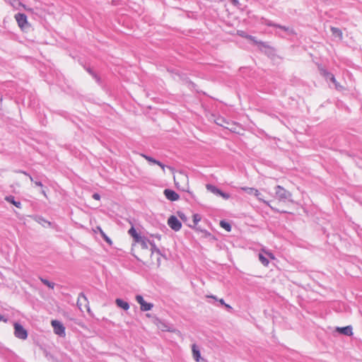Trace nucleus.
I'll use <instances>...</instances> for the list:
<instances>
[{
	"label": "nucleus",
	"instance_id": "obj_1",
	"mask_svg": "<svg viewBox=\"0 0 362 362\" xmlns=\"http://www.w3.org/2000/svg\"><path fill=\"white\" fill-rule=\"evenodd\" d=\"M155 247L148 240L132 244V253L134 256L146 264H160V254L158 251H153Z\"/></svg>",
	"mask_w": 362,
	"mask_h": 362
},
{
	"label": "nucleus",
	"instance_id": "obj_2",
	"mask_svg": "<svg viewBox=\"0 0 362 362\" xmlns=\"http://www.w3.org/2000/svg\"><path fill=\"white\" fill-rule=\"evenodd\" d=\"M275 193L276 196L267 204L279 212H289L293 203L291 194L279 185L276 187Z\"/></svg>",
	"mask_w": 362,
	"mask_h": 362
},
{
	"label": "nucleus",
	"instance_id": "obj_3",
	"mask_svg": "<svg viewBox=\"0 0 362 362\" xmlns=\"http://www.w3.org/2000/svg\"><path fill=\"white\" fill-rule=\"evenodd\" d=\"M174 182L176 187L182 191H187L189 189V179L186 174L178 172L174 175Z\"/></svg>",
	"mask_w": 362,
	"mask_h": 362
},
{
	"label": "nucleus",
	"instance_id": "obj_4",
	"mask_svg": "<svg viewBox=\"0 0 362 362\" xmlns=\"http://www.w3.org/2000/svg\"><path fill=\"white\" fill-rule=\"evenodd\" d=\"M14 18L21 30L24 31L30 27L25 14L18 13L14 16Z\"/></svg>",
	"mask_w": 362,
	"mask_h": 362
},
{
	"label": "nucleus",
	"instance_id": "obj_5",
	"mask_svg": "<svg viewBox=\"0 0 362 362\" xmlns=\"http://www.w3.org/2000/svg\"><path fill=\"white\" fill-rule=\"evenodd\" d=\"M77 306L82 311L90 313L89 302L83 293H80L77 300Z\"/></svg>",
	"mask_w": 362,
	"mask_h": 362
},
{
	"label": "nucleus",
	"instance_id": "obj_6",
	"mask_svg": "<svg viewBox=\"0 0 362 362\" xmlns=\"http://www.w3.org/2000/svg\"><path fill=\"white\" fill-rule=\"evenodd\" d=\"M14 327V335L16 337L21 339H26L28 337V332L27 330L19 323L15 322L13 324Z\"/></svg>",
	"mask_w": 362,
	"mask_h": 362
},
{
	"label": "nucleus",
	"instance_id": "obj_7",
	"mask_svg": "<svg viewBox=\"0 0 362 362\" xmlns=\"http://www.w3.org/2000/svg\"><path fill=\"white\" fill-rule=\"evenodd\" d=\"M51 325L53 327L54 332L55 334L59 335L60 337H65V327L61 322L57 320H53L51 321Z\"/></svg>",
	"mask_w": 362,
	"mask_h": 362
},
{
	"label": "nucleus",
	"instance_id": "obj_8",
	"mask_svg": "<svg viewBox=\"0 0 362 362\" xmlns=\"http://www.w3.org/2000/svg\"><path fill=\"white\" fill-rule=\"evenodd\" d=\"M225 128L233 133L238 134H243L244 132L243 126L240 123L233 121H228Z\"/></svg>",
	"mask_w": 362,
	"mask_h": 362
},
{
	"label": "nucleus",
	"instance_id": "obj_9",
	"mask_svg": "<svg viewBox=\"0 0 362 362\" xmlns=\"http://www.w3.org/2000/svg\"><path fill=\"white\" fill-rule=\"evenodd\" d=\"M168 225L175 231H178L182 228V223L175 216H170L168 220Z\"/></svg>",
	"mask_w": 362,
	"mask_h": 362
},
{
	"label": "nucleus",
	"instance_id": "obj_10",
	"mask_svg": "<svg viewBox=\"0 0 362 362\" xmlns=\"http://www.w3.org/2000/svg\"><path fill=\"white\" fill-rule=\"evenodd\" d=\"M136 300L140 305V308L142 311L150 310L153 307L152 303H146L144 298L140 295H137L136 296Z\"/></svg>",
	"mask_w": 362,
	"mask_h": 362
},
{
	"label": "nucleus",
	"instance_id": "obj_11",
	"mask_svg": "<svg viewBox=\"0 0 362 362\" xmlns=\"http://www.w3.org/2000/svg\"><path fill=\"white\" fill-rule=\"evenodd\" d=\"M206 189L209 190L214 194L218 195L223 198L224 199H228L230 198V194L222 192L221 189H218L215 186L207 185Z\"/></svg>",
	"mask_w": 362,
	"mask_h": 362
},
{
	"label": "nucleus",
	"instance_id": "obj_12",
	"mask_svg": "<svg viewBox=\"0 0 362 362\" xmlns=\"http://www.w3.org/2000/svg\"><path fill=\"white\" fill-rule=\"evenodd\" d=\"M163 194L171 202L177 201L180 199L179 194L172 189H166L164 190Z\"/></svg>",
	"mask_w": 362,
	"mask_h": 362
},
{
	"label": "nucleus",
	"instance_id": "obj_13",
	"mask_svg": "<svg viewBox=\"0 0 362 362\" xmlns=\"http://www.w3.org/2000/svg\"><path fill=\"white\" fill-rule=\"evenodd\" d=\"M128 233L134 238V243H138L146 239L141 237L133 226L129 230Z\"/></svg>",
	"mask_w": 362,
	"mask_h": 362
},
{
	"label": "nucleus",
	"instance_id": "obj_14",
	"mask_svg": "<svg viewBox=\"0 0 362 362\" xmlns=\"http://www.w3.org/2000/svg\"><path fill=\"white\" fill-rule=\"evenodd\" d=\"M26 177H29V179L31 181H33V177L31 176H30L27 173L23 172V173H21V174L16 177V182L14 183V185L16 186H20L21 181H23Z\"/></svg>",
	"mask_w": 362,
	"mask_h": 362
},
{
	"label": "nucleus",
	"instance_id": "obj_15",
	"mask_svg": "<svg viewBox=\"0 0 362 362\" xmlns=\"http://www.w3.org/2000/svg\"><path fill=\"white\" fill-rule=\"evenodd\" d=\"M115 303L117 307L122 308L124 310H128L129 309V303L121 298H117L115 300Z\"/></svg>",
	"mask_w": 362,
	"mask_h": 362
},
{
	"label": "nucleus",
	"instance_id": "obj_16",
	"mask_svg": "<svg viewBox=\"0 0 362 362\" xmlns=\"http://www.w3.org/2000/svg\"><path fill=\"white\" fill-rule=\"evenodd\" d=\"M192 355L197 362H199L201 359V354L198 346L196 344L192 346Z\"/></svg>",
	"mask_w": 362,
	"mask_h": 362
},
{
	"label": "nucleus",
	"instance_id": "obj_17",
	"mask_svg": "<svg viewBox=\"0 0 362 362\" xmlns=\"http://www.w3.org/2000/svg\"><path fill=\"white\" fill-rule=\"evenodd\" d=\"M337 331L346 336H351L353 334L352 328L350 326L344 327H338Z\"/></svg>",
	"mask_w": 362,
	"mask_h": 362
},
{
	"label": "nucleus",
	"instance_id": "obj_18",
	"mask_svg": "<svg viewBox=\"0 0 362 362\" xmlns=\"http://www.w3.org/2000/svg\"><path fill=\"white\" fill-rule=\"evenodd\" d=\"M94 233L99 232L102 237L104 238V240L109 244L112 245V240L107 236V235L104 233V231L102 230V228L100 226H97L95 229L93 230Z\"/></svg>",
	"mask_w": 362,
	"mask_h": 362
},
{
	"label": "nucleus",
	"instance_id": "obj_19",
	"mask_svg": "<svg viewBox=\"0 0 362 362\" xmlns=\"http://www.w3.org/2000/svg\"><path fill=\"white\" fill-rule=\"evenodd\" d=\"M214 121L217 125H219L224 128L225 127H226L227 123L228 122L227 119H226L224 117L221 116H218L216 119H214Z\"/></svg>",
	"mask_w": 362,
	"mask_h": 362
},
{
	"label": "nucleus",
	"instance_id": "obj_20",
	"mask_svg": "<svg viewBox=\"0 0 362 362\" xmlns=\"http://www.w3.org/2000/svg\"><path fill=\"white\" fill-rule=\"evenodd\" d=\"M5 200L7 201L8 202L12 204L13 205H14L16 207H17L18 209L21 208V206H22L21 203L20 202L16 201L13 196L6 197Z\"/></svg>",
	"mask_w": 362,
	"mask_h": 362
},
{
	"label": "nucleus",
	"instance_id": "obj_21",
	"mask_svg": "<svg viewBox=\"0 0 362 362\" xmlns=\"http://www.w3.org/2000/svg\"><path fill=\"white\" fill-rule=\"evenodd\" d=\"M331 31L334 36L339 37L340 40L343 38L342 31L339 28L331 27Z\"/></svg>",
	"mask_w": 362,
	"mask_h": 362
},
{
	"label": "nucleus",
	"instance_id": "obj_22",
	"mask_svg": "<svg viewBox=\"0 0 362 362\" xmlns=\"http://www.w3.org/2000/svg\"><path fill=\"white\" fill-rule=\"evenodd\" d=\"M241 190L247 192L249 194H255V193L257 192V189L253 187H242L240 188Z\"/></svg>",
	"mask_w": 362,
	"mask_h": 362
},
{
	"label": "nucleus",
	"instance_id": "obj_23",
	"mask_svg": "<svg viewBox=\"0 0 362 362\" xmlns=\"http://www.w3.org/2000/svg\"><path fill=\"white\" fill-rule=\"evenodd\" d=\"M259 259L264 267L268 266L269 261L262 253L259 254Z\"/></svg>",
	"mask_w": 362,
	"mask_h": 362
},
{
	"label": "nucleus",
	"instance_id": "obj_24",
	"mask_svg": "<svg viewBox=\"0 0 362 362\" xmlns=\"http://www.w3.org/2000/svg\"><path fill=\"white\" fill-rule=\"evenodd\" d=\"M220 226L228 232L231 230V226H230V223H228L224 221H221L220 222Z\"/></svg>",
	"mask_w": 362,
	"mask_h": 362
},
{
	"label": "nucleus",
	"instance_id": "obj_25",
	"mask_svg": "<svg viewBox=\"0 0 362 362\" xmlns=\"http://www.w3.org/2000/svg\"><path fill=\"white\" fill-rule=\"evenodd\" d=\"M37 222L42 225L43 227H50L51 226V223L48 221H46L43 218H39Z\"/></svg>",
	"mask_w": 362,
	"mask_h": 362
},
{
	"label": "nucleus",
	"instance_id": "obj_26",
	"mask_svg": "<svg viewBox=\"0 0 362 362\" xmlns=\"http://www.w3.org/2000/svg\"><path fill=\"white\" fill-rule=\"evenodd\" d=\"M142 156L146 160H148V162L151 163H153V164H156L158 165V163H159L158 160H155L154 158H153L152 157H150V156H145V155H142Z\"/></svg>",
	"mask_w": 362,
	"mask_h": 362
},
{
	"label": "nucleus",
	"instance_id": "obj_27",
	"mask_svg": "<svg viewBox=\"0 0 362 362\" xmlns=\"http://www.w3.org/2000/svg\"><path fill=\"white\" fill-rule=\"evenodd\" d=\"M41 281L46 286H47L48 287L51 288H54V283H52V282H49L48 280L47 279H41Z\"/></svg>",
	"mask_w": 362,
	"mask_h": 362
},
{
	"label": "nucleus",
	"instance_id": "obj_28",
	"mask_svg": "<svg viewBox=\"0 0 362 362\" xmlns=\"http://www.w3.org/2000/svg\"><path fill=\"white\" fill-rule=\"evenodd\" d=\"M192 218H193L194 224L195 226L197 225L198 223L201 221V216L197 214H194Z\"/></svg>",
	"mask_w": 362,
	"mask_h": 362
},
{
	"label": "nucleus",
	"instance_id": "obj_29",
	"mask_svg": "<svg viewBox=\"0 0 362 362\" xmlns=\"http://www.w3.org/2000/svg\"><path fill=\"white\" fill-rule=\"evenodd\" d=\"M325 73V75H326L327 76L329 77L330 80L334 83H335L336 86H337V81H336V79L334 76V75H332V74L330 73H328V72H326L325 71H324Z\"/></svg>",
	"mask_w": 362,
	"mask_h": 362
},
{
	"label": "nucleus",
	"instance_id": "obj_30",
	"mask_svg": "<svg viewBox=\"0 0 362 362\" xmlns=\"http://www.w3.org/2000/svg\"><path fill=\"white\" fill-rule=\"evenodd\" d=\"M254 196H255L259 201H262L264 202V203L267 204V202H266L264 198H263V196L261 192H259V190L257 189V192L255 193Z\"/></svg>",
	"mask_w": 362,
	"mask_h": 362
},
{
	"label": "nucleus",
	"instance_id": "obj_31",
	"mask_svg": "<svg viewBox=\"0 0 362 362\" xmlns=\"http://www.w3.org/2000/svg\"><path fill=\"white\" fill-rule=\"evenodd\" d=\"M239 35H241V36H243V37H245V38H247V39H249V40H252V41H253V42H256V43L257 42L255 40V37H254L250 36V35H245V33H244L243 32H240V33H239Z\"/></svg>",
	"mask_w": 362,
	"mask_h": 362
},
{
	"label": "nucleus",
	"instance_id": "obj_32",
	"mask_svg": "<svg viewBox=\"0 0 362 362\" xmlns=\"http://www.w3.org/2000/svg\"><path fill=\"white\" fill-rule=\"evenodd\" d=\"M218 301H219V303H220L221 305H223L226 308H228V309H231V308H231V306H230V305L226 304V303L224 302L223 299L221 298V299H219V300H218Z\"/></svg>",
	"mask_w": 362,
	"mask_h": 362
},
{
	"label": "nucleus",
	"instance_id": "obj_33",
	"mask_svg": "<svg viewBox=\"0 0 362 362\" xmlns=\"http://www.w3.org/2000/svg\"><path fill=\"white\" fill-rule=\"evenodd\" d=\"M177 214H178V216H180V218L183 221H187V217H186V216H185L183 213L177 212Z\"/></svg>",
	"mask_w": 362,
	"mask_h": 362
},
{
	"label": "nucleus",
	"instance_id": "obj_34",
	"mask_svg": "<svg viewBox=\"0 0 362 362\" xmlns=\"http://www.w3.org/2000/svg\"><path fill=\"white\" fill-rule=\"evenodd\" d=\"M19 5L22 6L25 11L32 12L33 9L31 8L27 7L25 5L23 4L22 3H19Z\"/></svg>",
	"mask_w": 362,
	"mask_h": 362
},
{
	"label": "nucleus",
	"instance_id": "obj_35",
	"mask_svg": "<svg viewBox=\"0 0 362 362\" xmlns=\"http://www.w3.org/2000/svg\"><path fill=\"white\" fill-rule=\"evenodd\" d=\"M262 252H264L272 259H275V257H274V255L272 253L269 252H266L264 250H262Z\"/></svg>",
	"mask_w": 362,
	"mask_h": 362
},
{
	"label": "nucleus",
	"instance_id": "obj_36",
	"mask_svg": "<svg viewBox=\"0 0 362 362\" xmlns=\"http://www.w3.org/2000/svg\"><path fill=\"white\" fill-rule=\"evenodd\" d=\"M93 198L95 200H100V196L99 194L98 193H95L93 194Z\"/></svg>",
	"mask_w": 362,
	"mask_h": 362
},
{
	"label": "nucleus",
	"instance_id": "obj_37",
	"mask_svg": "<svg viewBox=\"0 0 362 362\" xmlns=\"http://www.w3.org/2000/svg\"><path fill=\"white\" fill-rule=\"evenodd\" d=\"M158 165H159V166L162 168V170H163V172H165V165H163V163H161L159 161V163H158Z\"/></svg>",
	"mask_w": 362,
	"mask_h": 362
},
{
	"label": "nucleus",
	"instance_id": "obj_38",
	"mask_svg": "<svg viewBox=\"0 0 362 362\" xmlns=\"http://www.w3.org/2000/svg\"><path fill=\"white\" fill-rule=\"evenodd\" d=\"M232 4L235 6H238L239 5V1L238 0H230Z\"/></svg>",
	"mask_w": 362,
	"mask_h": 362
},
{
	"label": "nucleus",
	"instance_id": "obj_39",
	"mask_svg": "<svg viewBox=\"0 0 362 362\" xmlns=\"http://www.w3.org/2000/svg\"><path fill=\"white\" fill-rule=\"evenodd\" d=\"M0 321H4V322H6L7 320L5 319L3 315H0Z\"/></svg>",
	"mask_w": 362,
	"mask_h": 362
},
{
	"label": "nucleus",
	"instance_id": "obj_40",
	"mask_svg": "<svg viewBox=\"0 0 362 362\" xmlns=\"http://www.w3.org/2000/svg\"><path fill=\"white\" fill-rule=\"evenodd\" d=\"M35 184L37 185V186H39V187H42L43 185L40 182H35Z\"/></svg>",
	"mask_w": 362,
	"mask_h": 362
},
{
	"label": "nucleus",
	"instance_id": "obj_41",
	"mask_svg": "<svg viewBox=\"0 0 362 362\" xmlns=\"http://www.w3.org/2000/svg\"><path fill=\"white\" fill-rule=\"evenodd\" d=\"M42 194H43V196L45 197H47V193H46L45 190L42 189Z\"/></svg>",
	"mask_w": 362,
	"mask_h": 362
},
{
	"label": "nucleus",
	"instance_id": "obj_42",
	"mask_svg": "<svg viewBox=\"0 0 362 362\" xmlns=\"http://www.w3.org/2000/svg\"><path fill=\"white\" fill-rule=\"evenodd\" d=\"M208 298H211L214 299H216V298L214 296H207Z\"/></svg>",
	"mask_w": 362,
	"mask_h": 362
},
{
	"label": "nucleus",
	"instance_id": "obj_43",
	"mask_svg": "<svg viewBox=\"0 0 362 362\" xmlns=\"http://www.w3.org/2000/svg\"><path fill=\"white\" fill-rule=\"evenodd\" d=\"M169 170H170L172 171V173H174V169L172 168L171 167H167Z\"/></svg>",
	"mask_w": 362,
	"mask_h": 362
}]
</instances>
